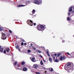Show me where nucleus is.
Wrapping results in <instances>:
<instances>
[{"label":"nucleus","instance_id":"nucleus-1","mask_svg":"<svg viewBox=\"0 0 74 74\" xmlns=\"http://www.w3.org/2000/svg\"><path fill=\"white\" fill-rule=\"evenodd\" d=\"M73 67H74V64H71L70 63H67L65 66L64 69L65 70L68 71L73 70Z\"/></svg>","mask_w":74,"mask_h":74},{"label":"nucleus","instance_id":"nucleus-2","mask_svg":"<svg viewBox=\"0 0 74 74\" xmlns=\"http://www.w3.org/2000/svg\"><path fill=\"white\" fill-rule=\"evenodd\" d=\"M33 3L35 4H38V5H39L42 3V2L40 0H35L33 1Z\"/></svg>","mask_w":74,"mask_h":74},{"label":"nucleus","instance_id":"nucleus-3","mask_svg":"<svg viewBox=\"0 0 74 74\" xmlns=\"http://www.w3.org/2000/svg\"><path fill=\"white\" fill-rule=\"evenodd\" d=\"M27 23L28 25H29V26H32L34 24L33 21L30 20H28L27 21Z\"/></svg>","mask_w":74,"mask_h":74},{"label":"nucleus","instance_id":"nucleus-4","mask_svg":"<svg viewBox=\"0 0 74 74\" xmlns=\"http://www.w3.org/2000/svg\"><path fill=\"white\" fill-rule=\"evenodd\" d=\"M37 29L38 30H42L41 29L44 28V26L42 25H38L37 26Z\"/></svg>","mask_w":74,"mask_h":74},{"label":"nucleus","instance_id":"nucleus-5","mask_svg":"<svg viewBox=\"0 0 74 74\" xmlns=\"http://www.w3.org/2000/svg\"><path fill=\"white\" fill-rule=\"evenodd\" d=\"M2 37L1 39L2 40H5L6 39V38H5V34L3 32H2Z\"/></svg>","mask_w":74,"mask_h":74},{"label":"nucleus","instance_id":"nucleus-6","mask_svg":"<svg viewBox=\"0 0 74 74\" xmlns=\"http://www.w3.org/2000/svg\"><path fill=\"white\" fill-rule=\"evenodd\" d=\"M38 67V65L36 64L33 65V68L34 69H37Z\"/></svg>","mask_w":74,"mask_h":74},{"label":"nucleus","instance_id":"nucleus-7","mask_svg":"<svg viewBox=\"0 0 74 74\" xmlns=\"http://www.w3.org/2000/svg\"><path fill=\"white\" fill-rule=\"evenodd\" d=\"M31 60L33 62H36V58H35L34 57L32 58L31 59Z\"/></svg>","mask_w":74,"mask_h":74},{"label":"nucleus","instance_id":"nucleus-8","mask_svg":"<svg viewBox=\"0 0 74 74\" xmlns=\"http://www.w3.org/2000/svg\"><path fill=\"white\" fill-rule=\"evenodd\" d=\"M15 45L16 49H18V50L19 51H20V49H19V46H18V45L17 44H16Z\"/></svg>","mask_w":74,"mask_h":74},{"label":"nucleus","instance_id":"nucleus-9","mask_svg":"<svg viewBox=\"0 0 74 74\" xmlns=\"http://www.w3.org/2000/svg\"><path fill=\"white\" fill-rule=\"evenodd\" d=\"M73 8V6L71 7L69 9V12H71V11H72V8Z\"/></svg>","mask_w":74,"mask_h":74},{"label":"nucleus","instance_id":"nucleus-10","mask_svg":"<svg viewBox=\"0 0 74 74\" xmlns=\"http://www.w3.org/2000/svg\"><path fill=\"white\" fill-rule=\"evenodd\" d=\"M23 70L24 71H27V68L26 67H24L23 68Z\"/></svg>","mask_w":74,"mask_h":74},{"label":"nucleus","instance_id":"nucleus-11","mask_svg":"<svg viewBox=\"0 0 74 74\" xmlns=\"http://www.w3.org/2000/svg\"><path fill=\"white\" fill-rule=\"evenodd\" d=\"M4 51V49L3 48H1L0 49V52H3Z\"/></svg>","mask_w":74,"mask_h":74},{"label":"nucleus","instance_id":"nucleus-12","mask_svg":"<svg viewBox=\"0 0 74 74\" xmlns=\"http://www.w3.org/2000/svg\"><path fill=\"white\" fill-rule=\"evenodd\" d=\"M24 6H26V5H18L17 7H24Z\"/></svg>","mask_w":74,"mask_h":74},{"label":"nucleus","instance_id":"nucleus-13","mask_svg":"<svg viewBox=\"0 0 74 74\" xmlns=\"http://www.w3.org/2000/svg\"><path fill=\"white\" fill-rule=\"evenodd\" d=\"M49 60L51 63H52V58H49Z\"/></svg>","mask_w":74,"mask_h":74},{"label":"nucleus","instance_id":"nucleus-14","mask_svg":"<svg viewBox=\"0 0 74 74\" xmlns=\"http://www.w3.org/2000/svg\"><path fill=\"white\" fill-rule=\"evenodd\" d=\"M10 49L9 48H8L6 49V51H7V52H9V51H10Z\"/></svg>","mask_w":74,"mask_h":74},{"label":"nucleus","instance_id":"nucleus-15","mask_svg":"<svg viewBox=\"0 0 74 74\" xmlns=\"http://www.w3.org/2000/svg\"><path fill=\"white\" fill-rule=\"evenodd\" d=\"M46 53L49 56H50V55H49V51H46Z\"/></svg>","mask_w":74,"mask_h":74},{"label":"nucleus","instance_id":"nucleus-16","mask_svg":"<svg viewBox=\"0 0 74 74\" xmlns=\"http://www.w3.org/2000/svg\"><path fill=\"white\" fill-rule=\"evenodd\" d=\"M35 10L34 9H33V11L32 12L33 14H34L35 13Z\"/></svg>","mask_w":74,"mask_h":74},{"label":"nucleus","instance_id":"nucleus-17","mask_svg":"<svg viewBox=\"0 0 74 74\" xmlns=\"http://www.w3.org/2000/svg\"><path fill=\"white\" fill-rule=\"evenodd\" d=\"M40 64L41 65H43L44 63H43V62H42V61L41 60L40 62Z\"/></svg>","mask_w":74,"mask_h":74},{"label":"nucleus","instance_id":"nucleus-18","mask_svg":"<svg viewBox=\"0 0 74 74\" xmlns=\"http://www.w3.org/2000/svg\"><path fill=\"white\" fill-rule=\"evenodd\" d=\"M21 64L22 65H23L24 64H25V62H21Z\"/></svg>","mask_w":74,"mask_h":74},{"label":"nucleus","instance_id":"nucleus-19","mask_svg":"<svg viewBox=\"0 0 74 74\" xmlns=\"http://www.w3.org/2000/svg\"><path fill=\"white\" fill-rule=\"evenodd\" d=\"M60 60H63V57L61 56L60 58Z\"/></svg>","mask_w":74,"mask_h":74},{"label":"nucleus","instance_id":"nucleus-20","mask_svg":"<svg viewBox=\"0 0 74 74\" xmlns=\"http://www.w3.org/2000/svg\"><path fill=\"white\" fill-rule=\"evenodd\" d=\"M67 21H70V18L69 17H68L67 18Z\"/></svg>","mask_w":74,"mask_h":74},{"label":"nucleus","instance_id":"nucleus-21","mask_svg":"<svg viewBox=\"0 0 74 74\" xmlns=\"http://www.w3.org/2000/svg\"><path fill=\"white\" fill-rule=\"evenodd\" d=\"M30 52H31V50H28L27 52H28V53H30Z\"/></svg>","mask_w":74,"mask_h":74},{"label":"nucleus","instance_id":"nucleus-22","mask_svg":"<svg viewBox=\"0 0 74 74\" xmlns=\"http://www.w3.org/2000/svg\"><path fill=\"white\" fill-rule=\"evenodd\" d=\"M32 48L33 49H34V50H36V48L34 47H33V46L32 47Z\"/></svg>","mask_w":74,"mask_h":74},{"label":"nucleus","instance_id":"nucleus-23","mask_svg":"<svg viewBox=\"0 0 74 74\" xmlns=\"http://www.w3.org/2000/svg\"><path fill=\"white\" fill-rule=\"evenodd\" d=\"M17 63V62H16L14 64V65H15V66H16V65Z\"/></svg>","mask_w":74,"mask_h":74},{"label":"nucleus","instance_id":"nucleus-24","mask_svg":"<svg viewBox=\"0 0 74 74\" xmlns=\"http://www.w3.org/2000/svg\"><path fill=\"white\" fill-rule=\"evenodd\" d=\"M55 62H59V61H58L57 60V59H56L55 60Z\"/></svg>","mask_w":74,"mask_h":74},{"label":"nucleus","instance_id":"nucleus-25","mask_svg":"<svg viewBox=\"0 0 74 74\" xmlns=\"http://www.w3.org/2000/svg\"><path fill=\"white\" fill-rule=\"evenodd\" d=\"M61 54L60 53H59L58 55V57H59V56H60V55Z\"/></svg>","mask_w":74,"mask_h":74},{"label":"nucleus","instance_id":"nucleus-26","mask_svg":"<svg viewBox=\"0 0 74 74\" xmlns=\"http://www.w3.org/2000/svg\"><path fill=\"white\" fill-rule=\"evenodd\" d=\"M36 74H41V73H39V72H36Z\"/></svg>","mask_w":74,"mask_h":74},{"label":"nucleus","instance_id":"nucleus-27","mask_svg":"<svg viewBox=\"0 0 74 74\" xmlns=\"http://www.w3.org/2000/svg\"><path fill=\"white\" fill-rule=\"evenodd\" d=\"M3 29L1 27H0V31H1Z\"/></svg>","mask_w":74,"mask_h":74},{"label":"nucleus","instance_id":"nucleus-28","mask_svg":"<svg viewBox=\"0 0 74 74\" xmlns=\"http://www.w3.org/2000/svg\"><path fill=\"white\" fill-rule=\"evenodd\" d=\"M3 53H6V51L5 50H4V51H3Z\"/></svg>","mask_w":74,"mask_h":74},{"label":"nucleus","instance_id":"nucleus-29","mask_svg":"<svg viewBox=\"0 0 74 74\" xmlns=\"http://www.w3.org/2000/svg\"><path fill=\"white\" fill-rule=\"evenodd\" d=\"M38 52L39 53H40V52H41V51H40V50H38Z\"/></svg>","mask_w":74,"mask_h":74},{"label":"nucleus","instance_id":"nucleus-30","mask_svg":"<svg viewBox=\"0 0 74 74\" xmlns=\"http://www.w3.org/2000/svg\"><path fill=\"white\" fill-rule=\"evenodd\" d=\"M51 71H53V69L52 68H51Z\"/></svg>","mask_w":74,"mask_h":74},{"label":"nucleus","instance_id":"nucleus-31","mask_svg":"<svg viewBox=\"0 0 74 74\" xmlns=\"http://www.w3.org/2000/svg\"><path fill=\"white\" fill-rule=\"evenodd\" d=\"M9 32H10V33H12V31H11V30H9Z\"/></svg>","mask_w":74,"mask_h":74},{"label":"nucleus","instance_id":"nucleus-32","mask_svg":"<svg viewBox=\"0 0 74 74\" xmlns=\"http://www.w3.org/2000/svg\"><path fill=\"white\" fill-rule=\"evenodd\" d=\"M21 44L22 45H23V42H22Z\"/></svg>","mask_w":74,"mask_h":74},{"label":"nucleus","instance_id":"nucleus-33","mask_svg":"<svg viewBox=\"0 0 74 74\" xmlns=\"http://www.w3.org/2000/svg\"><path fill=\"white\" fill-rule=\"evenodd\" d=\"M67 53L68 55H70V54L68 52Z\"/></svg>","mask_w":74,"mask_h":74},{"label":"nucleus","instance_id":"nucleus-34","mask_svg":"<svg viewBox=\"0 0 74 74\" xmlns=\"http://www.w3.org/2000/svg\"><path fill=\"white\" fill-rule=\"evenodd\" d=\"M34 26H36V23H34Z\"/></svg>","mask_w":74,"mask_h":74},{"label":"nucleus","instance_id":"nucleus-35","mask_svg":"<svg viewBox=\"0 0 74 74\" xmlns=\"http://www.w3.org/2000/svg\"><path fill=\"white\" fill-rule=\"evenodd\" d=\"M68 15H70V13H68Z\"/></svg>","mask_w":74,"mask_h":74},{"label":"nucleus","instance_id":"nucleus-36","mask_svg":"<svg viewBox=\"0 0 74 74\" xmlns=\"http://www.w3.org/2000/svg\"><path fill=\"white\" fill-rule=\"evenodd\" d=\"M24 45H26V43H25L24 44Z\"/></svg>","mask_w":74,"mask_h":74},{"label":"nucleus","instance_id":"nucleus-37","mask_svg":"<svg viewBox=\"0 0 74 74\" xmlns=\"http://www.w3.org/2000/svg\"><path fill=\"white\" fill-rule=\"evenodd\" d=\"M64 40H63L62 41V42H64Z\"/></svg>","mask_w":74,"mask_h":74},{"label":"nucleus","instance_id":"nucleus-38","mask_svg":"<svg viewBox=\"0 0 74 74\" xmlns=\"http://www.w3.org/2000/svg\"><path fill=\"white\" fill-rule=\"evenodd\" d=\"M55 56H57V54H55L54 55Z\"/></svg>","mask_w":74,"mask_h":74},{"label":"nucleus","instance_id":"nucleus-39","mask_svg":"<svg viewBox=\"0 0 74 74\" xmlns=\"http://www.w3.org/2000/svg\"><path fill=\"white\" fill-rule=\"evenodd\" d=\"M43 62H45V60H43Z\"/></svg>","mask_w":74,"mask_h":74},{"label":"nucleus","instance_id":"nucleus-40","mask_svg":"<svg viewBox=\"0 0 74 74\" xmlns=\"http://www.w3.org/2000/svg\"><path fill=\"white\" fill-rule=\"evenodd\" d=\"M31 45L32 46V45H33V44H31Z\"/></svg>","mask_w":74,"mask_h":74},{"label":"nucleus","instance_id":"nucleus-41","mask_svg":"<svg viewBox=\"0 0 74 74\" xmlns=\"http://www.w3.org/2000/svg\"><path fill=\"white\" fill-rule=\"evenodd\" d=\"M41 56V58H42V56Z\"/></svg>","mask_w":74,"mask_h":74},{"label":"nucleus","instance_id":"nucleus-42","mask_svg":"<svg viewBox=\"0 0 74 74\" xmlns=\"http://www.w3.org/2000/svg\"><path fill=\"white\" fill-rule=\"evenodd\" d=\"M17 66L18 67L19 66V64H17Z\"/></svg>","mask_w":74,"mask_h":74},{"label":"nucleus","instance_id":"nucleus-43","mask_svg":"<svg viewBox=\"0 0 74 74\" xmlns=\"http://www.w3.org/2000/svg\"><path fill=\"white\" fill-rule=\"evenodd\" d=\"M29 47H32V46H29Z\"/></svg>","mask_w":74,"mask_h":74},{"label":"nucleus","instance_id":"nucleus-44","mask_svg":"<svg viewBox=\"0 0 74 74\" xmlns=\"http://www.w3.org/2000/svg\"><path fill=\"white\" fill-rule=\"evenodd\" d=\"M1 48V46H0V48Z\"/></svg>","mask_w":74,"mask_h":74},{"label":"nucleus","instance_id":"nucleus-45","mask_svg":"<svg viewBox=\"0 0 74 74\" xmlns=\"http://www.w3.org/2000/svg\"><path fill=\"white\" fill-rule=\"evenodd\" d=\"M30 58H31V57Z\"/></svg>","mask_w":74,"mask_h":74}]
</instances>
